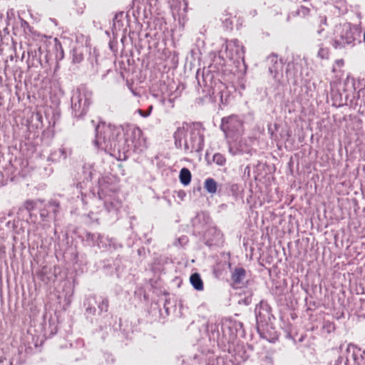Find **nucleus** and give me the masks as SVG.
<instances>
[{
    "mask_svg": "<svg viewBox=\"0 0 365 365\" xmlns=\"http://www.w3.org/2000/svg\"><path fill=\"white\" fill-rule=\"evenodd\" d=\"M361 31L349 23L339 24L334 28L331 45L335 49H341L348 45H354L360 36Z\"/></svg>",
    "mask_w": 365,
    "mask_h": 365,
    "instance_id": "nucleus-1",
    "label": "nucleus"
},
{
    "mask_svg": "<svg viewBox=\"0 0 365 365\" xmlns=\"http://www.w3.org/2000/svg\"><path fill=\"white\" fill-rule=\"evenodd\" d=\"M96 130L95 144L98 148L104 150L111 149L113 145L115 146L117 138L120 133L118 127L106 123L98 125Z\"/></svg>",
    "mask_w": 365,
    "mask_h": 365,
    "instance_id": "nucleus-2",
    "label": "nucleus"
},
{
    "mask_svg": "<svg viewBox=\"0 0 365 365\" xmlns=\"http://www.w3.org/2000/svg\"><path fill=\"white\" fill-rule=\"evenodd\" d=\"M221 128L227 137L235 138L242 133L243 123L237 115H232L222 119Z\"/></svg>",
    "mask_w": 365,
    "mask_h": 365,
    "instance_id": "nucleus-3",
    "label": "nucleus"
},
{
    "mask_svg": "<svg viewBox=\"0 0 365 365\" xmlns=\"http://www.w3.org/2000/svg\"><path fill=\"white\" fill-rule=\"evenodd\" d=\"M204 147V137L198 128L193 127L190 130L189 140H186L184 150L186 153L201 152Z\"/></svg>",
    "mask_w": 365,
    "mask_h": 365,
    "instance_id": "nucleus-4",
    "label": "nucleus"
},
{
    "mask_svg": "<svg viewBox=\"0 0 365 365\" xmlns=\"http://www.w3.org/2000/svg\"><path fill=\"white\" fill-rule=\"evenodd\" d=\"M143 131L138 127L132 128L127 130L125 133V141L129 143L134 149H141L146 147V140L143 137ZM130 145V144H128Z\"/></svg>",
    "mask_w": 365,
    "mask_h": 365,
    "instance_id": "nucleus-5",
    "label": "nucleus"
},
{
    "mask_svg": "<svg viewBox=\"0 0 365 365\" xmlns=\"http://www.w3.org/2000/svg\"><path fill=\"white\" fill-rule=\"evenodd\" d=\"M170 9L174 16L184 18L187 12L188 3L187 0H170Z\"/></svg>",
    "mask_w": 365,
    "mask_h": 365,
    "instance_id": "nucleus-6",
    "label": "nucleus"
},
{
    "mask_svg": "<svg viewBox=\"0 0 365 365\" xmlns=\"http://www.w3.org/2000/svg\"><path fill=\"white\" fill-rule=\"evenodd\" d=\"M78 101L72 103V108L75 112L76 115L83 116L88 111L90 106L89 100L84 97L83 99L81 94L78 96Z\"/></svg>",
    "mask_w": 365,
    "mask_h": 365,
    "instance_id": "nucleus-7",
    "label": "nucleus"
},
{
    "mask_svg": "<svg viewBox=\"0 0 365 365\" xmlns=\"http://www.w3.org/2000/svg\"><path fill=\"white\" fill-rule=\"evenodd\" d=\"M269 60L272 66L269 67V71L275 80L279 81V77L282 73V63L279 62L275 56L269 57Z\"/></svg>",
    "mask_w": 365,
    "mask_h": 365,
    "instance_id": "nucleus-8",
    "label": "nucleus"
},
{
    "mask_svg": "<svg viewBox=\"0 0 365 365\" xmlns=\"http://www.w3.org/2000/svg\"><path fill=\"white\" fill-rule=\"evenodd\" d=\"M240 49V46L239 44V41L237 40H233L226 44L225 52L227 57L233 58L235 57L234 53H235L236 55H238Z\"/></svg>",
    "mask_w": 365,
    "mask_h": 365,
    "instance_id": "nucleus-9",
    "label": "nucleus"
},
{
    "mask_svg": "<svg viewBox=\"0 0 365 365\" xmlns=\"http://www.w3.org/2000/svg\"><path fill=\"white\" fill-rule=\"evenodd\" d=\"M246 276V270L243 267H237L231 275V279L235 284H240L242 282Z\"/></svg>",
    "mask_w": 365,
    "mask_h": 365,
    "instance_id": "nucleus-10",
    "label": "nucleus"
},
{
    "mask_svg": "<svg viewBox=\"0 0 365 365\" xmlns=\"http://www.w3.org/2000/svg\"><path fill=\"white\" fill-rule=\"evenodd\" d=\"M190 281L193 287L198 291H202L204 288L203 282L198 273L191 274Z\"/></svg>",
    "mask_w": 365,
    "mask_h": 365,
    "instance_id": "nucleus-11",
    "label": "nucleus"
},
{
    "mask_svg": "<svg viewBox=\"0 0 365 365\" xmlns=\"http://www.w3.org/2000/svg\"><path fill=\"white\" fill-rule=\"evenodd\" d=\"M191 173L187 168H182L180 172V180L184 185H187L191 181Z\"/></svg>",
    "mask_w": 365,
    "mask_h": 365,
    "instance_id": "nucleus-12",
    "label": "nucleus"
},
{
    "mask_svg": "<svg viewBox=\"0 0 365 365\" xmlns=\"http://www.w3.org/2000/svg\"><path fill=\"white\" fill-rule=\"evenodd\" d=\"M217 182L213 178H207L204 183V187L207 192L214 194L217 192Z\"/></svg>",
    "mask_w": 365,
    "mask_h": 365,
    "instance_id": "nucleus-13",
    "label": "nucleus"
},
{
    "mask_svg": "<svg viewBox=\"0 0 365 365\" xmlns=\"http://www.w3.org/2000/svg\"><path fill=\"white\" fill-rule=\"evenodd\" d=\"M189 125L187 123H183L181 127L178 128L174 134L175 139V144L178 142L180 144L181 137L185 135V131L187 130Z\"/></svg>",
    "mask_w": 365,
    "mask_h": 365,
    "instance_id": "nucleus-14",
    "label": "nucleus"
},
{
    "mask_svg": "<svg viewBox=\"0 0 365 365\" xmlns=\"http://www.w3.org/2000/svg\"><path fill=\"white\" fill-rule=\"evenodd\" d=\"M330 50L328 47L321 46L318 51L317 56L321 59L327 60L329 58Z\"/></svg>",
    "mask_w": 365,
    "mask_h": 365,
    "instance_id": "nucleus-15",
    "label": "nucleus"
},
{
    "mask_svg": "<svg viewBox=\"0 0 365 365\" xmlns=\"http://www.w3.org/2000/svg\"><path fill=\"white\" fill-rule=\"evenodd\" d=\"M336 327L335 324L333 322L330 321H324L322 325V329L324 330L327 333H331L334 331Z\"/></svg>",
    "mask_w": 365,
    "mask_h": 365,
    "instance_id": "nucleus-16",
    "label": "nucleus"
},
{
    "mask_svg": "<svg viewBox=\"0 0 365 365\" xmlns=\"http://www.w3.org/2000/svg\"><path fill=\"white\" fill-rule=\"evenodd\" d=\"M212 160L213 162L218 165H223L226 162L225 156L221 153H215L213 155Z\"/></svg>",
    "mask_w": 365,
    "mask_h": 365,
    "instance_id": "nucleus-17",
    "label": "nucleus"
},
{
    "mask_svg": "<svg viewBox=\"0 0 365 365\" xmlns=\"http://www.w3.org/2000/svg\"><path fill=\"white\" fill-rule=\"evenodd\" d=\"M310 13V9L309 7L305 6H301L296 11L297 16L306 17Z\"/></svg>",
    "mask_w": 365,
    "mask_h": 365,
    "instance_id": "nucleus-18",
    "label": "nucleus"
},
{
    "mask_svg": "<svg viewBox=\"0 0 365 365\" xmlns=\"http://www.w3.org/2000/svg\"><path fill=\"white\" fill-rule=\"evenodd\" d=\"M36 203L33 200H27L24 203V207L28 211L31 212L36 207Z\"/></svg>",
    "mask_w": 365,
    "mask_h": 365,
    "instance_id": "nucleus-19",
    "label": "nucleus"
},
{
    "mask_svg": "<svg viewBox=\"0 0 365 365\" xmlns=\"http://www.w3.org/2000/svg\"><path fill=\"white\" fill-rule=\"evenodd\" d=\"M318 21L319 23L320 26L322 27L321 29L317 30V33L320 34L324 30V26H326L327 25V17L319 16Z\"/></svg>",
    "mask_w": 365,
    "mask_h": 365,
    "instance_id": "nucleus-20",
    "label": "nucleus"
},
{
    "mask_svg": "<svg viewBox=\"0 0 365 365\" xmlns=\"http://www.w3.org/2000/svg\"><path fill=\"white\" fill-rule=\"evenodd\" d=\"M108 300L103 299L101 302L98 304V308L101 312H108Z\"/></svg>",
    "mask_w": 365,
    "mask_h": 365,
    "instance_id": "nucleus-21",
    "label": "nucleus"
},
{
    "mask_svg": "<svg viewBox=\"0 0 365 365\" xmlns=\"http://www.w3.org/2000/svg\"><path fill=\"white\" fill-rule=\"evenodd\" d=\"M344 66V61L343 59H336L334 61V66L332 68V72H336L337 68H341Z\"/></svg>",
    "mask_w": 365,
    "mask_h": 365,
    "instance_id": "nucleus-22",
    "label": "nucleus"
},
{
    "mask_svg": "<svg viewBox=\"0 0 365 365\" xmlns=\"http://www.w3.org/2000/svg\"><path fill=\"white\" fill-rule=\"evenodd\" d=\"M83 59V55L82 53H78L76 50L73 51V61L75 63H80Z\"/></svg>",
    "mask_w": 365,
    "mask_h": 365,
    "instance_id": "nucleus-23",
    "label": "nucleus"
},
{
    "mask_svg": "<svg viewBox=\"0 0 365 365\" xmlns=\"http://www.w3.org/2000/svg\"><path fill=\"white\" fill-rule=\"evenodd\" d=\"M55 47L56 49L59 48L61 51V53H63V49L61 47V44L57 38H55Z\"/></svg>",
    "mask_w": 365,
    "mask_h": 365,
    "instance_id": "nucleus-24",
    "label": "nucleus"
},
{
    "mask_svg": "<svg viewBox=\"0 0 365 365\" xmlns=\"http://www.w3.org/2000/svg\"><path fill=\"white\" fill-rule=\"evenodd\" d=\"M142 115L144 116V117H147L148 115V114L144 113V114H142Z\"/></svg>",
    "mask_w": 365,
    "mask_h": 365,
    "instance_id": "nucleus-25",
    "label": "nucleus"
},
{
    "mask_svg": "<svg viewBox=\"0 0 365 365\" xmlns=\"http://www.w3.org/2000/svg\"><path fill=\"white\" fill-rule=\"evenodd\" d=\"M364 41L365 42V32L364 33Z\"/></svg>",
    "mask_w": 365,
    "mask_h": 365,
    "instance_id": "nucleus-26",
    "label": "nucleus"
},
{
    "mask_svg": "<svg viewBox=\"0 0 365 365\" xmlns=\"http://www.w3.org/2000/svg\"><path fill=\"white\" fill-rule=\"evenodd\" d=\"M43 215H45V213H41V217H43Z\"/></svg>",
    "mask_w": 365,
    "mask_h": 365,
    "instance_id": "nucleus-27",
    "label": "nucleus"
},
{
    "mask_svg": "<svg viewBox=\"0 0 365 365\" xmlns=\"http://www.w3.org/2000/svg\"><path fill=\"white\" fill-rule=\"evenodd\" d=\"M43 215H45V213H41V217H43Z\"/></svg>",
    "mask_w": 365,
    "mask_h": 365,
    "instance_id": "nucleus-28",
    "label": "nucleus"
}]
</instances>
